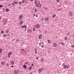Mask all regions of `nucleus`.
I'll return each mask as SVG.
<instances>
[{
	"label": "nucleus",
	"mask_w": 74,
	"mask_h": 74,
	"mask_svg": "<svg viewBox=\"0 0 74 74\" xmlns=\"http://www.w3.org/2000/svg\"><path fill=\"white\" fill-rule=\"evenodd\" d=\"M22 17H23V15L22 14H21L19 16V19H21V20H22Z\"/></svg>",
	"instance_id": "1"
},
{
	"label": "nucleus",
	"mask_w": 74,
	"mask_h": 74,
	"mask_svg": "<svg viewBox=\"0 0 74 74\" xmlns=\"http://www.w3.org/2000/svg\"><path fill=\"white\" fill-rule=\"evenodd\" d=\"M36 27L37 28H38V29L40 28V25L39 24H38L36 25Z\"/></svg>",
	"instance_id": "2"
},
{
	"label": "nucleus",
	"mask_w": 74,
	"mask_h": 74,
	"mask_svg": "<svg viewBox=\"0 0 74 74\" xmlns=\"http://www.w3.org/2000/svg\"><path fill=\"white\" fill-rule=\"evenodd\" d=\"M23 67L24 68V69H26V68H27V66L26 65H24L23 66Z\"/></svg>",
	"instance_id": "3"
},
{
	"label": "nucleus",
	"mask_w": 74,
	"mask_h": 74,
	"mask_svg": "<svg viewBox=\"0 0 74 74\" xmlns=\"http://www.w3.org/2000/svg\"><path fill=\"white\" fill-rule=\"evenodd\" d=\"M62 9H58V11H59V12H62Z\"/></svg>",
	"instance_id": "4"
},
{
	"label": "nucleus",
	"mask_w": 74,
	"mask_h": 74,
	"mask_svg": "<svg viewBox=\"0 0 74 74\" xmlns=\"http://www.w3.org/2000/svg\"><path fill=\"white\" fill-rule=\"evenodd\" d=\"M38 6L39 7H41L40 3H38V5H37V7H38Z\"/></svg>",
	"instance_id": "5"
},
{
	"label": "nucleus",
	"mask_w": 74,
	"mask_h": 74,
	"mask_svg": "<svg viewBox=\"0 0 74 74\" xmlns=\"http://www.w3.org/2000/svg\"><path fill=\"white\" fill-rule=\"evenodd\" d=\"M69 16H72L73 15V14L72 13H71V12H69Z\"/></svg>",
	"instance_id": "6"
},
{
	"label": "nucleus",
	"mask_w": 74,
	"mask_h": 74,
	"mask_svg": "<svg viewBox=\"0 0 74 74\" xmlns=\"http://www.w3.org/2000/svg\"><path fill=\"white\" fill-rule=\"evenodd\" d=\"M68 68V66H67V65H65L64 66V69H66V68Z\"/></svg>",
	"instance_id": "7"
},
{
	"label": "nucleus",
	"mask_w": 74,
	"mask_h": 74,
	"mask_svg": "<svg viewBox=\"0 0 74 74\" xmlns=\"http://www.w3.org/2000/svg\"><path fill=\"white\" fill-rule=\"evenodd\" d=\"M14 73L15 74H17V73H18V71L17 70H15L14 71Z\"/></svg>",
	"instance_id": "8"
},
{
	"label": "nucleus",
	"mask_w": 74,
	"mask_h": 74,
	"mask_svg": "<svg viewBox=\"0 0 74 74\" xmlns=\"http://www.w3.org/2000/svg\"><path fill=\"white\" fill-rule=\"evenodd\" d=\"M30 30H29V29H28L27 31V32H28V33H31V32H30Z\"/></svg>",
	"instance_id": "9"
},
{
	"label": "nucleus",
	"mask_w": 74,
	"mask_h": 74,
	"mask_svg": "<svg viewBox=\"0 0 74 74\" xmlns=\"http://www.w3.org/2000/svg\"><path fill=\"white\" fill-rule=\"evenodd\" d=\"M21 27L22 28H24V27H25V28H26V26H25H25H23V25H22L21 26Z\"/></svg>",
	"instance_id": "10"
},
{
	"label": "nucleus",
	"mask_w": 74,
	"mask_h": 74,
	"mask_svg": "<svg viewBox=\"0 0 74 74\" xmlns=\"http://www.w3.org/2000/svg\"><path fill=\"white\" fill-rule=\"evenodd\" d=\"M35 3L37 7L38 5L37 4V1H35Z\"/></svg>",
	"instance_id": "11"
},
{
	"label": "nucleus",
	"mask_w": 74,
	"mask_h": 74,
	"mask_svg": "<svg viewBox=\"0 0 74 74\" xmlns=\"http://www.w3.org/2000/svg\"><path fill=\"white\" fill-rule=\"evenodd\" d=\"M34 11L35 12H37V9L36 8H35L34 10Z\"/></svg>",
	"instance_id": "12"
},
{
	"label": "nucleus",
	"mask_w": 74,
	"mask_h": 74,
	"mask_svg": "<svg viewBox=\"0 0 74 74\" xmlns=\"http://www.w3.org/2000/svg\"><path fill=\"white\" fill-rule=\"evenodd\" d=\"M53 46L54 47H56V43H54L53 44Z\"/></svg>",
	"instance_id": "13"
},
{
	"label": "nucleus",
	"mask_w": 74,
	"mask_h": 74,
	"mask_svg": "<svg viewBox=\"0 0 74 74\" xmlns=\"http://www.w3.org/2000/svg\"><path fill=\"white\" fill-rule=\"evenodd\" d=\"M41 62H43V61H44V59H43V58H42L41 59Z\"/></svg>",
	"instance_id": "14"
},
{
	"label": "nucleus",
	"mask_w": 74,
	"mask_h": 74,
	"mask_svg": "<svg viewBox=\"0 0 74 74\" xmlns=\"http://www.w3.org/2000/svg\"><path fill=\"white\" fill-rule=\"evenodd\" d=\"M32 66H30L29 69V70H31V69H32Z\"/></svg>",
	"instance_id": "15"
},
{
	"label": "nucleus",
	"mask_w": 74,
	"mask_h": 74,
	"mask_svg": "<svg viewBox=\"0 0 74 74\" xmlns=\"http://www.w3.org/2000/svg\"><path fill=\"white\" fill-rule=\"evenodd\" d=\"M38 71L39 73H41V70L40 69H39L38 70Z\"/></svg>",
	"instance_id": "16"
},
{
	"label": "nucleus",
	"mask_w": 74,
	"mask_h": 74,
	"mask_svg": "<svg viewBox=\"0 0 74 74\" xmlns=\"http://www.w3.org/2000/svg\"><path fill=\"white\" fill-rule=\"evenodd\" d=\"M49 19H48V18H46L45 19V21H46V22H47V21H48Z\"/></svg>",
	"instance_id": "17"
},
{
	"label": "nucleus",
	"mask_w": 74,
	"mask_h": 74,
	"mask_svg": "<svg viewBox=\"0 0 74 74\" xmlns=\"http://www.w3.org/2000/svg\"><path fill=\"white\" fill-rule=\"evenodd\" d=\"M42 36L41 35H40L39 36V39H40L41 38V36Z\"/></svg>",
	"instance_id": "18"
},
{
	"label": "nucleus",
	"mask_w": 74,
	"mask_h": 74,
	"mask_svg": "<svg viewBox=\"0 0 74 74\" xmlns=\"http://www.w3.org/2000/svg\"><path fill=\"white\" fill-rule=\"evenodd\" d=\"M23 23V21H21L20 23V25H22Z\"/></svg>",
	"instance_id": "19"
},
{
	"label": "nucleus",
	"mask_w": 74,
	"mask_h": 74,
	"mask_svg": "<svg viewBox=\"0 0 74 74\" xmlns=\"http://www.w3.org/2000/svg\"><path fill=\"white\" fill-rule=\"evenodd\" d=\"M47 42L48 44H49V43L51 42V41H50V40H47Z\"/></svg>",
	"instance_id": "20"
},
{
	"label": "nucleus",
	"mask_w": 74,
	"mask_h": 74,
	"mask_svg": "<svg viewBox=\"0 0 74 74\" xmlns=\"http://www.w3.org/2000/svg\"><path fill=\"white\" fill-rule=\"evenodd\" d=\"M8 32H9V30H7L6 31V33H8Z\"/></svg>",
	"instance_id": "21"
},
{
	"label": "nucleus",
	"mask_w": 74,
	"mask_h": 74,
	"mask_svg": "<svg viewBox=\"0 0 74 74\" xmlns=\"http://www.w3.org/2000/svg\"><path fill=\"white\" fill-rule=\"evenodd\" d=\"M14 63V62L13 61H12L11 62V64H13Z\"/></svg>",
	"instance_id": "22"
},
{
	"label": "nucleus",
	"mask_w": 74,
	"mask_h": 74,
	"mask_svg": "<svg viewBox=\"0 0 74 74\" xmlns=\"http://www.w3.org/2000/svg\"><path fill=\"white\" fill-rule=\"evenodd\" d=\"M6 10V12H8V11H9V10H8V9L7 8Z\"/></svg>",
	"instance_id": "23"
},
{
	"label": "nucleus",
	"mask_w": 74,
	"mask_h": 74,
	"mask_svg": "<svg viewBox=\"0 0 74 74\" xmlns=\"http://www.w3.org/2000/svg\"><path fill=\"white\" fill-rule=\"evenodd\" d=\"M55 16H56V14H55L52 17L53 18H54V17H55Z\"/></svg>",
	"instance_id": "24"
},
{
	"label": "nucleus",
	"mask_w": 74,
	"mask_h": 74,
	"mask_svg": "<svg viewBox=\"0 0 74 74\" xmlns=\"http://www.w3.org/2000/svg\"><path fill=\"white\" fill-rule=\"evenodd\" d=\"M6 66L7 67H9V64H8V63H7L6 64Z\"/></svg>",
	"instance_id": "25"
},
{
	"label": "nucleus",
	"mask_w": 74,
	"mask_h": 74,
	"mask_svg": "<svg viewBox=\"0 0 74 74\" xmlns=\"http://www.w3.org/2000/svg\"><path fill=\"white\" fill-rule=\"evenodd\" d=\"M12 53H11V52H10L8 53V55H11Z\"/></svg>",
	"instance_id": "26"
},
{
	"label": "nucleus",
	"mask_w": 74,
	"mask_h": 74,
	"mask_svg": "<svg viewBox=\"0 0 74 74\" xmlns=\"http://www.w3.org/2000/svg\"><path fill=\"white\" fill-rule=\"evenodd\" d=\"M14 4H17V2H16V1H14Z\"/></svg>",
	"instance_id": "27"
},
{
	"label": "nucleus",
	"mask_w": 74,
	"mask_h": 74,
	"mask_svg": "<svg viewBox=\"0 0 74 74\" xmlns=\"http://www.w3.org/2000/svg\"><path fill=\"white\" fill-rule=\"evenodd\" d=\"M20 50L21 51H25V49H21Z\"/></svg>",
	"instance_id": "28"
},
{
	"label": "nucleus",
	"mask_w": 74,
	"mask_h": 74,
	"mask_svg": "<svg viewBox=\"0 0 74 74\" xmlns=\"http://www.w3.org/2000/svg\"><path fill=\"white\" fill-rule=\"evenodd\" d=\"M67 37H65V41H66L67 40Z\"/></svg>",
	"instance_id": "29"
},
{
	"label": "nucleus",
	"mask_w": 74,
	"mask_h": 74,
	"mask_svg": "<svg viewBox=\"0 0 74 74\" xmlns=\"http://www.w3.org/2000/svg\"><path fill=\"white\" fill-rule=\"evenodd\" d=\"M41 48H43V47H44V45H43L41 46Z\"/></svg>",
	"instance_id": "30"
},
{
	"label": "nucleus",
	"mask_w": 74,
	"mask_h": 74,
	"mask_svg": "<svg viewBox=\"0 0 74 74\" xmlns=\"http://www.w3.org/2000/svg\"><path fill=\"white\" fill-rule=\"evenodd\" d=\"M1 33H2V34H3V33H4V31H1Z\"/></svg>",
	"instance_id": "31"
},
{
	"label": "nucleus",
	"mask_w": 74,
	"mask_h": 74,
	"mask_svg": "<svg viewBox=\"0 0 74 74\" xmlns=\"http://www.w3.org/2000/svg\"><path fill=\"white\" fill-rule=\"evenodd\" d=\"M2 52V49H0V53H1Z\"/></svg>",
	"instance_id": "32"
},
{
	"label": "nucleus",
	"mask_w": 74,
	"mask_h": 74,
	"mask_svg": "<svg viewBox=\"0 0 74 74\" xmlns=\"http://www.w3.org/2000/svg\"><path fill=\"white\" fill-rule=\"evenodd\" d=\"M33 31H34H34H35V28H34V27L33 28Z\"/></svg>",
	"instance_id": "33"
},
{
	"label": "nucleus",
	"mask_w": 74,
	"mask_h": 74,
	"mask_svg": "<svg viewBox=\"0 0 74 74\" xmlns=\"http://www.w3.org/2000/svg\"><path fill=\"white\" fill-rule=\"evenodd\" d=\"M12 5H15V3H13L12 4Z\"/></svg>",
	"instance_id": "34"
},
{
	"label": "nucleus",
	"mask_w": 74,
	"mask_h": 74,
	"mask_svg": "<svg viewBox=\"0 0 74 74\" xmlns=\"http://www.w3.org/2000/svg\"><path fill=\"white\" fill-rule=\"evenodd\" d=\"M22 2L23 3H25V0H23Z\"/></svg>",
	"instance_id": "35"
},
{
	"label": "nucleus",
	"mask_w": 74,
	"mask_h": 74,
	"mask_svg": "<svg viewBox=\"0 0 74 74\" xmlns=\"http://www.w3.org/2000/svg\"><path fill=\"white\" fill-rule=\"evenodd\" d=\"M10 56H11L9 54H8V58H10Z\"/></svg>",
	"instance_id": "36"
},
{
	"label": "nucleus",
	"mask_w": 74,
	"mask_h": 74,
	"mask_svg": "<svg viewBox=\"0 0 74 74\" xmlns=\"http://www.w3.org/2000/svg\"><path fill=\"white\" fill-rule=\"evenodd\" d=\"M71 47H72L73 48H74V45H71Z\"/></svg>",
	"instance_id": "37"
},
{
	"label": "nucleus",
	"mask_w": 74,
	"mask_h": 74,
	"mask_svg": "<svg viewBox=\"0 0 74 74\" xmlns=\"http://www.w3.org/2000/svg\"><path fill=\"white\" fill-rule=\"evenodd\" d=\"M7 35L5 34L3 35V37H6Z\"/></svg>",
	"instance_id": "38"
},
{
	"label": "nucleus",
	"mask_w": 74,
	"mask_h": 74,
	"mask_svg": "<svg viewBox=\"0 0 74 74\" xmlns=\"http://www.w3.org/2000/svg\"><path fill=\"white\" fill-rule=\"evenodd\" d=\"M22 4V2H19V4Z\"/></svg>",
	"instance_id": "39"
},
{
	"label": "nucleus",
	"mask_w": 74,
	"mask_h": 74,
	"mask_svg": "<svg viewBox=\"0 0 74 74\" xmlns=\"http://www.w3.org/2000/svg\"><path fill=\"white\" fill-rule=\"evenodd\" d=\"M0 7H3V5H0Z\"/></svg>",
	"instance_id": "40"
},
{
	"label": "nucleus",
	"mask_w": 74,
	"mask_h": 74,
	"mask_svg": "<svg viewBox=\"0 0 74 74\" xmlns=\"http://www.w3.org/2000/svg\"><path fill=\"white\" fill-rule=\"evenodd\" d=\"M25 64H28V62H26L25 63Z\"/></svg>",
	"instance_id": "41"
},
{
	"label": "nucleus",
	"mask_w": 74,
	"mask_h": 74,
	"mask_svg": "<svg viewBox=\"0 0 74 74\" xmlns=\"http://www.w3.org/2000/svg\"><path fill=\"white\" fill-rule=\"evenodd\" d=\"M59 1H60V0H57V1L58 2H59Z\"/></svg>",
	"instance_id": "42"
},
{
	"label": "nucleus",
	"mask_w": 74,
	"mask_h": 74,
	"mask_svg": "<svg viewBox=\"0 0 74 74\" xmlns=\"http://www.w3.org/2000/svg\"><path fill=\"white\" fill-rule=\"evenodd\" d=\"M38 15H36V18H37V17H38Z\"/></svg>",
	"instance_id": "43"
},
{
	"label": "nucleus",
	"mask_w": 74,
	"mask_h": 74,
	"mask_svg": "<svg viewBox=\"0 0 74 74\" xmlns=\"http://www.w3.org/2000/svg\"><path fill=\"white\" fill-rule=\"evenodd\" d=\"M6 22H4L3 23V24H4V25H5Z\"/></svg>",
	"instance_id": "44"
},
{
	"label": "nucleus",
	"mask_w": 74,
	"mask_h": 74,
	"mask_svg": "<svg viewBox=\"0 0 74 74\" xmlns=\"http://www.w3.org/2000/svg\"><path fill=\"white\" fill-rule=\"evenodd\" d=\"M34 50L35 51H37V50L36 49H35Z\"/></svg>",
	"instance_id": "45"
},
{
	"label": "nucleus",
	"mask_w": 74,
	"mask_h": 74,
	"mask_svg": "<svg viewBox=\"0 0 74 74\" xmlns=\"http://www.w3.org/2000/svg\"><path fill=\"white\" fill-rule=\"evenodd\" d=\"M64 45V43H62V45Z\"/></svg>",
	"instance_id": "46"
},
{
	"label": "nucleus",
	"mask_w": 74,
	"mask_h": 74,
	"mask_svg": "<svg viewBox=\"0 0 74 74\" xmlns=\"http://www.w3.org/2000/svg\"><path fill=\"white\" fill-rule=\"evenodd\" d=\"M2 64H4V62H2Z\"/></svg>",
	"instance_id": "47"
},
{
	"label": "nucleus",
	"mask_w": 74,
	"mask_h": 74,
	"mask_svg": "<svg viewBox=\"0 0 74 74\" xmlns=\"http://www.w3.org/2000/svg\"><path fill=\"white\" fill-rule=\"evenodd\" d=\"M40 69L41 70V71H42V70H43V69L42 68Z\"/></svg>",
	"instance_id": "48"
},
{
	"label": "nucleus",
	"mask_w": 74,
	"mask_h": 74,
	"mask_svg": "<svg viewBox=\"0 0 74 74\" xmlns=\"http://www.w3.org/2000/svg\"><path fill=\"white\" fill-rule=\"evenodd\" d=\"M69 34H70L69 33H68L67 34V35L69 36Z\"/></svg>",
	"instance_id": "49"
},
{
	"label": "nucleus",
	"mask_w": 74,
	"mask_h": 74,
	"mask_svg": "<svg viewBox=\"0 0 74 74\" xmlns=\"http://www.w3.org/2000/svg\"><path fill=\"white\" fill-rule=\"evenodd\" d=\"M14 65H12L11 66V67H14Z\"/></svg>",
	"instance_id": "50"
},
{
	"label": "nucleus",
	"mask_w": 74,
	"mask_h": 74,
	"mask_svg": "<svg viewBox=\"0 0 74 74\" xmlns=\"http://www.w3.org/2000/svg\"><path fill=\"white\" fill-rule=\"evenodd\" d=\"M59 44H61V42H60L59 43Z\"/></svg>",
	"instance_id": "51"
},
{
	"label": "nucleus",
	"mask_w": 74,
	"mask_h": 74,
	"mask_svg": "<svg viewBox=\"0 0 74 74\" xmlns=\"http://www.w3.org/2000/svg\"><path fill=\"white\" fill-rule=\"evenodd\" d=\"M8 6H11V5H10V4H9L8 5Z\"/></svg>",
	"instance_id": "52"
},
{
	"label": "nucleus",
	"mask_w": 74,
	"mask_h": 74,
	"mask_svg": "<svg viewBox=\"0 0 74 74\" xmlns=\"http://www.w3.org/2000/svg\"><path fill=\"white\" fill-rule=\"evenodd\" d=\"M26 31V28H25V31Z\"/></svg>",
	"instance_id": "53"
},
{
	"label": "nucleus",
	"mask_w": 74,
	"mask_h": 74,
	"mask_svg": "<svg viewBox=\"0 0 74 74\" xmlns=\"http://www.w3.org/2000/svg\"><path fill=\"white\" fill-rule=\"evenodd\" d=\"M31 66H33V64H32Z\"/></svg>",
	"instance_id": "54"
},
{
	"label": "nucleus",
	"mask_w": 74,
	"mask_h": 74,
	"mask_svg": "<svg viewBox=\"0 0 74 74\" xmlns=\"http://www.w3.org/2000/svg\"><path fill=\"white\" fill-rule=\"evenodd\" d=\"M22 43H23V44H24V43H25V42H22Z\"/></svg>",
	"instance_id": "55"
},
{
	"label": "nucleus",
	"mask_w": 74,
	"mask_h": 74,
	"mask_svg": "<svg viewBox=\"0 0 74 74\" xmlns=\"http://www.w3.org/2000/svg\"><path fill=\"white\" fill-rule=\"evenodd\" d=\"M35 53H37V51H35Z\"/></svg>",
	"instance_id": "56"
},
{
	"label": "nucleus",
	"mask_w": 74,
	"mask_h": 74,
	"mask_svg": "<svg viewBox=\"0 0 74 74\" xmlns=\"http://www.w3.org/2000/svg\"><path fill=\"white\" fill-rule=\"evenodd\" d=\"M36 58L37 59H38V57H36Z\"/></svg>",
	"instance_id": "57"
},
{
	"label": "nucleus",
	"mask_w": 74,
	"mask_h": 74,
	"mask_svg": "<svg viewBox=\"0 0 74 74\" xmlns=\"http://www.w3.org/2000/svg\"><path fill=\"white\" fill-rule=\"evenodd\" d=\"M21 7H19V9H21Z\"/></svg>",
	"instance_id": "58"
},
{
	"label": "nucleus",
	"mask_w": 74,
	"mask_h": 74,
	"mask_svg": "<svg viewBox=\"0 0 74 74\" xmlns=\"http://www.w3.org/2000/svg\"><path fill=\"white\" fill-rule=\"evenodd\" d=\"M30 74H33V73H30Z\"/></svg>",
	"instance_id": "59"
},
{
	"label": "nucleus",
	"mask_w": 74,
	"mask_h": 74,
	"mask_svg": "<svg viewBox=\"0 0 74 74\" xmlns=\"http://www.w3.org/2000/svg\"><path fill=\"white\" fill-rule=\"evenodd\" d=\"M33 0H31V1H33Z\"/></svg>",
	"instance_id": "60"
},
{
	"label": "nucleus",
	"mask_w": 74,
	"mask_h": 74,
	"mask_svg": "<svg viewBox=\"0 0 74 74\" xmlns=\"http://www.w3.org/2000/svg\"><path fill=\"white\" fill-rule=\"evenodd\" d=\"M46 9H47V8H46V7L45 8V10H46Z\"/></svg>",
	"instance_id": "61"
},
{
	"label": "nucleus",
	"mask_w": 74,
	"mask_h": 74,
	"mask_svg": "<svg viewBox=\"0 0 74 74\" xmlns=\"http://www.w3.org/2000/svg\"><path fill=\"white\" fill-rule=\"evenodd\" d=\"M56 38H58V36H56Z\"/></svg>",
	"instance_id": "62"
},
{
	"label": "nucleus",
	"mask_w": 74,
	"mask_h": 74,
	"mask_svg": "<svg viewBox=\"0 0 74 74\" xmlns=\"http://www.w3.org/2000/svg\"><path fill=\"white\" fill-rule=\"evenodd\" d=\"M73 36L74 37V34L73 35Z\"/></svg>",
	"instance_id": "63"
},
{
	"label": "nucleus",
	"mask_w": 74,
	"mask_h": 74,
	"mask_svg": "<svg viewBox=\"0 0 74 74\" xmlns=\"http://www.w3.org/2000/svg\"><path fill=\"white\" fill-rule=\"evenodd\" d=\"M34 16H35V14H34Z\"/></svg>",
	"instance_id": "64"
}]
</instances>
